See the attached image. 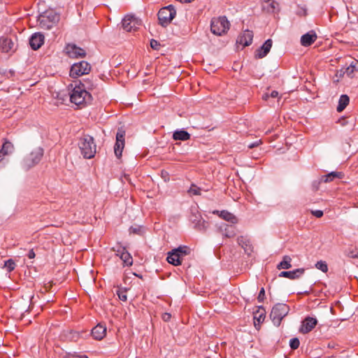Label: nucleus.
<instances>
[{
	"mask_svg": "<svg viewBox=\"0 0 358 358\" xmlns=\"http://www.w3.org/2000/svg\"><path fill=\"white\" fill-rule=\"evenodd\" d=\"M262 143V141L261 140H258L254 143H251L250 144H248V147L249 148H253L255 147H257L258 145H259L260 144Z\"/></svg>",
	"mask_w": 358,
	"mask_h": 358,
	"instance_id": "45",
	"label": "nucleus"
},
{
	"mask_svg": "<svg viewBox=\"0 0 358 358\" xmlns=\"http://www.w3.org/2000/svg\"><path fill=\"white\" fill-rule=\"evenodd\" d=\"M230 23L225 16L213 17L210 22L211 32L217 36H222L227 32Z\"/></svg>",
	"mask_w": 358,
	"mask_h": 358,
	"instance_id": "5",
	"label": "nucleus"
},
{
	"mask_svg": "<svg viewBox=\"0 0 358 358\" xmlns=\"http://www.w3.org/2000/svg\"><path fill=\"white\" fill-rule=\"evenodd\" d=\"M15 266L16 265H15V262L11 259H8L7 261H6L4 262V268H6L7 271L9 273L13 271L15 269Z\"/></svg>",
	"mask_w": 358,
	"mask_h": 358,
	"instance_id": "33",
	"label": "nucleus"
},
{
	"mask_svg": "<svg viewBox=\"0 0 358 358\" xmlns=\"http://www.w3.org/2000/svg\"><path fill=\"white\" fill-rule=\"evenodd\" d=\"M291 262L292 258L288 255H285L282 260L278 264L277 268L278 270L289 269L292 267Z\"/></svg>",
	"mask_w": 358,
	"mask_h": 358,
	"instance_id": "30",
	"label": "nucleus"
},
{
	"mask_svg": "<svg viewBox=\"0 0 358 358\" xmlns=\"http://www.w3.org/2000/svg\"><path fill=\"white\" fill-rule=\"evenodd\" d=\"M350 99L349 96L346 94H342L340 96L338 100V104L337 106L336 110L338 113L342 112L346 106L349 104Z\"/></svg>",
	"mask_w": 358,
	"mask_h": 358,
	"instance_id": "28",
	"label": "nucleus"
},
{
	"mask_svg": "<svg viewBox=\"0 0 358 358\" xmlns=\"http://www.w3.org/2000/svg\"><path fill=\"white\" fill-rule=\"evenodd\" d=\"M171 317V315L170 313H164L163 315H162V319L165 321V322H167L169 321Z\"/></svg>",
	"mask_w": 358,
	"mask_h": 358,
	"instance_id": "49",
	"label": "nucleus"
},
{
	"mask_svg": "<svg viewBox=\"0 0 358 358\" xmlns=\"http://www.w3.org/2000/svg\"><path fill=\"white\" fill-rule=\"evenodd\" d=\"M150 46L154 50H158L160 44L157 40L152 39L150 41Z\"/></svg>",
	"mask_w": 358,
	"mask_h": 358,
	"instance_id": "41",
	"label": "nucleus"
},
{
	"mask_svg": "<svg viewBox=\"0 0 358 358\" xmlns=\"http://www.w3.org/2000/svg\"><path fill=\"white\" fill-rule=\"evenodd\" d=\"M36 255H35V252L34 251V249H31L29 250L28 252V254H27V257L29 258V259H34Z\"/></svg>",
	"mask_w": 358,
	"mask_h": 358,
	"instance_id": "47",
	"label": "nucleus"
},
{
	"mask_svg": "<svg viewBox=\"0 0 358 358\" xmlns=\"http://www.w3.org/2000/svg\"><path fill=\"white\" fill-rule=\"evenodd\" d=\"M81 154L85 159H92L96 152V145L92 136L84 135L78 143Z\"/></svg>",
	"mask_w": 358,
	"mask_h": 358,
	"instance_id": "1",
	"label": "nucleus"
},
{
	"mask_svg": "<svg viewBox=\"0 0 358 358\" xmlns=\"http://www.w3.org/2000/svg\"><path fill=\"white\" fill-rule=\"evenodd\" d=\"M253 33L252 31L245 30L238 37L236 42L244 47L250 45L252 43Z\"/></svg>",
	"mask_w": 358,
	"mask_h": 358,
	"instance_id": "15",
	"label": "nucleus"
},
{
	"mask_svg": "<svg viewBox=\"0 0 358 358\" xmlns=\"http://www.w3.org/2000/svg\"><path fill=\"white\" fill-rule=\"evenodd\" d=\"M189 220L194 224V228L198 231H204L208 227V223L203 220L197 210H195V211L192 210Z\"/></svg>",
	"mask_w": 358,
	"mask_h": 358,
	"instance_id": "10",
	"label": "nucleus"
},
{
	"mask_svg": "<svg viewBox=\"0 0 358 358\" xmlns=\"http://www.w3.org/2000/svg\"><path fill=\"white\" fill-rule=\"evenodd\" d=\"M289 308L285 303L275 304L271 312L270 317L273 324L278 327L282 320L288 314Z\"/></svg>",
	"mask_w": 358,
	"mask_h": 358,
	"instance_id": "7",
	"label": "nucleus"
},
{
	"mask_svg": "<svg viewBox=\"0 0 358 358\" xmlns=\"http://www.w3.org/2000/svg\"><path fill=\"white\" fill-rule=\"evenodd\" d=\"M270 96L272 98H276L278 96V92L273 90L271 92Z\"/></svg>",
	"mask_w": 358,
	"mask_h": 358,
	"instance_id": "50",
	"label": "nucleus"
},
{
	"mask_svg": "<svg viewBox=\"0 0 358 358\" xmlns=\"http://www.w3.org/2000/svg\"><path fill=\"white\" fill-rule=\"evenodd\" d=\"M91 65L86 61H81L73 64L70 69V76L75 78L88 74L91 71Z\"/></svg>",
	"mask_w": 358,
	"mask_h": 358,
	"instance_id": "8",
	"label": "nucleus"
},
{
	"mask_svg": "<svg viewBox=\"0 0 358 358\" xmlns=\"http://www.w3.org/2000/svg\"><path fill=\"white\" fill-rule=\"evenodd\" d=\"M300 341L297 338H293L289 341V346L292 350H296L299 347Z\"/></svg>",
	"mask_w": 358,
	"mask_h": 358,
	"instance_id": "38",
	"label": "nucleus"
},
{
	"mask_svg": "<svg viewBox=\"0 0 358 358\" xmlns=\"http://www.w3.org/2000/svg\"><path fill=\"white\" fill-rule=\"evenodd\" d=\"M228 224H222L220 229L222 232L223 236L227 238L234 237L236 234V229L234 225Z\"/></svg>",
	"mask_w": 358,
	"mask_h": 358,
	"instance_id": "22",
	"label": "nucleus"
},
{
	"mask_svg": "<svg viewBox=\"0 0 358 358\" xmlns=\"http://www.w3.org/2000/svg\"><path fill=\"white\" fill-rule=\"evenodd\" d=\"M91 334L94 339L100 341L106 334V327L99 324L92 329Z\"/></svg>",
	"mask_w": 358,
	"mask_h": 358,
	"instance_id": "21",
	"label": "nucleus"
},
{
	"mask_svg": "<svg viewBox=\"0 0 358 358\" xmlns=\"http://www.w3.org/2000/svg\"><path fill=\"white\" fill-rule=\"evenodd\" d=\"M264 296H265V290L262 287L260 291H259V295L257 296V300L259 302H263L264 299Z\"/></svg>",
	"mask_w": 358,
	"mask_h": 358,
	"instance_id": "40",
	"label": "nucleus"
},
{
	"mask_svg": "<svg viewBox=\"0 0 358 358\" xmlns=\"http://www.w3.org/2000/svg\"><path fill=\"white\" fill-rule=\"evenodd\" d=\"M92 96L90 92L86 91L84 88L76 85L70 95V101L76 106H82L92 101Z\"/></svg>",
	"mask_w": 358,
	"mask_h": 358,
	"instance_id": "2",
	"label": "nucleus"
},
{
	"mask_svg": "<svg viewBox=\"0 0 358 358\" xmlns=\"http://www.w3.org/2000/svg\"><path fill=\"white\" fill-rule=\"evenodd\" d=\"M317 36L314 31H310L301 37V44L304 47L311 45L317 39Z\"/></svg>",
	"mask_w": 358,
	"mask_h": 358,
	"instance_id": "18",
	"label": "nucleus"
},
{
	"mask_svg": "<svg viewBox=\"0 0 358 358\" xmlns=\"http://www.w3.org/2000/svg\"><path fill=\"white\" fill-rule=\"evenodd\" d=\"M311 213H312V215H313L314 216H315L316 217H318V218L323 216V211L320 210H312Z\"/></svg>",
	"mask_w": 358,
	"mask_h": 358,
	"instance_id": "43",
	"label": "nucleus"
},
{
	"mask_svg": "<svg viewBox=\"0 0 358 358\" xmlns=\"http://www.w3.org/2000/svg\"><path fill=\"white\" fill-rule=\"evenodd\" d=\"M187 192L192 195H201V188L198 187L195 184H192Z\"/></svg>",
	"mask_w": 358,
	"mask_h": 358,
	"instance_id": "32",
	"label": "nucleus"
},
{
	"mask_svg": "<svg viewBox=\"0 0 358 358\" xmlns=\"http://www.w3.org/2000/svg\"><path fill=\"white\" fill-rule=\"evenodd\" d=\"M347 256L350 258L358 259V247L355 249L350 250L348 252Z\"/></svg>",
	"mask_w": 358,
	"mask_h": 358,
	"instance_id": "39",
	"label": "nucleus"
},
{
	"mask_svg": "<svg viewBox=\"0 0 358 358\" xmlns=\"http://www.w3.org/2000/svg\"><path fill=\"white\" fill-rule=\"evenodd\" d=\"M129 232L131 234L142 235L143 234V228L140 226L131 227L129 228Z\"/></svg>",
	"mask_w": 358,
	"mask_h": 358,
	"instance_id": "36",
	"label": "nucleus"
},
{
	"mask_svg": "<svg viewBox=\"0 0 358 358\" xmlns=\"http://www.w3.org/2000/svg\"><path fill=\"white\" fill-rule=\"evenodd\" d=\"M319 180L318 181H314L313 183V189L315 190H317L318 189V187H319V185L320 183H318Z\"/></svg>",
	"mask_w": 358,
	"mask_h": 358,
	"instance_id": "51",
	"label": "nucleus"
},
{
	"mask_svg": "<svg viewBox=\"0 0 358 358\" xmlns=\"http://www.w3.org/2000/svg\"><path fill=\"white\" fill-rule=\"evenodd\" d=\"M15 43L13 41L8 37L1 36L0 37V50L3 52H9L14 48Z\"/></svg>",
	"mask_w": 358,
	"mask_h": 358,
	"instance_id": "19",
	"label": "nucleus"
},
{
	"mask_svg": "<svg viewBox=\"0 0 358 358\" xmlns=\"http://www.w3.org/2000/svg\"><path fill=\"white\" fill-rule=\"evenodd\" d=\"M315 267H316V268H317L318 270L322 271L324 273H327V271H328L327 264L324 261H322V260L318 261L315 264Z\"/></svg>",
	"mask_w": 358,
	"mask_h": 358,
	"instance_id": "34",
	"label": "nucleus"
},
{
	"mask_svg": "<svg viewBox=\"0 0 358 358\" xmlns=\"http://www.w3.org/2000/svg\"><path fill=\"white\" fill-rule=\"evenodd\" d=\"M269 97H271V96H270V94H268V93H265L262 96V99H264V100H267Z\"/></svg>",
	"mask_w": 358,
	"mask_h": 358,
	"instance_id": "52",
	"label": "nucleus"
},
{
	"mask_svg": "<svg viewBox=\"0 0 358 358\" xmlns=\"http://www.w3.org/2000/svg\"><path fill=\"white\" fill-rule=\"evenodd\" d=\"M113 250L115 252V255L120 258L121 255L126 250V248L121 245H117L113 248Z\"/></svg>",
	"mask_w": 358,
	"mask_h": 358,
	"instance_id": "37",
	"label": "nucleus"
},
{
	"mask_svg": "<svg viewBox=\"0 0 358 358\" xmlns=\"http://www.w3.org/2000/svg\"><path fill=\"white\" fill-rule=\"evenodd\" d=\"M343 176L344 174L342 172L332 171L327 175L322 176L320 178L318 183L329 182L336 178L341 179L343 178Z\"/></svg>",
	"mask_w": 358,
	"mask_h": 358,
	"instance_id": "23",
	"label": "nucleus"
},
{
	"mask_svg": "<svg viewBox=\"0 0 358 358\" xmlns=\"http://www.w3.org/2000/svg\"><path fill=\"white\" fill-rule=\"evenodd\" d=\"M43 43L44 36L40 33L34 34L29 39L30 46L34 50L39 49Z\"/></svg>",
	"mask_w": 358,
	"mask_h": 358,
	"instance_id": "17",
	"label": "nucleus"
},
{
	"mask_svg": "<svg viewBox=\"0 0 358 358\" xmlns=\"http://www.w3.org/2000/svg\"><path fill=\"white\" fill-rule=\"evenodd\" d=\"M120 259L124 266H130L133 264V258L127 250L121 255Z\"/></svg>",
	"mask_w": 358,
	"mask_h": 358,
	"instance_id": "31",
	"label": "nucleus"
},
{
	"mask_svg": "<svg viewBox=\"0 0 358 358\" xmlns=\"http://www.w3.org/2000/svg\"><path fill=\"white\" fill-rule=\"evenodd\" d=\"M117 295H118L119 299L121 301H127V295L125 294V292H124V291H118L117 292Z\"/></svg>",
	"mask_w": 358,
	"mask_h": 358,
	"instance_id": "42",
	"label": "nucleus"
},
{
	"mask_svg": "<svg viewBox=\"0 0 358 358\" xmlns=\"http://www.w3.org/2000/svg\"><path fill=\"white\" fill-rule=\"evenodd\" d=\"M238 244L241 246L244 250L245 252L248 255H250L252 252V245L250 239L246 236H241L237 238Z\"/></svg>",
	"mask_w": 358,
	"mask_h": 358,
	"instance_id": "16",
	"label": "nucleus"
},
{
	"mask_svg": "<svg viewBox=\"0 0 358 358\" xmlns=\"http://www.w3.org/2000/svg\"><path fill=\"white\" fill-rule=\"evenodd\" d=\"M7 162V160H4L3 159H0V170L6 167Z\"/></svg>",
	"mask_w": 358,
	"mask_h": 358,
	"instance_id": "48",
	"label": "nucleus"
},
{
	"mask_svg": "<svg viewBox=\"0 0 358 358\" xmlns=\"http://www.w3.org/2000/svg\"><path fill=\"white\" fill-rule=\"evenodd\" d=\"M65 50L68 56L71 58L85 57L86 55L85 50L75 44H68Z\"/></svg>",
	"mask_w": 358,
	"mask_h": 358,
	"instance_id": "12",
	"label": "nucleus"
},
{
	"mask_svg": "<svg viewBox=\"0 0 358 358\" xmlns=\"http://www.w3.org/2000/svg\"><path fill=\"white\" fill-rule=\"evenodd\" d=\"M273 3H273V2H272V3H271V6H272V8H273V9H274V8H275Z\"/></svg>",
	"mask_w": 358,
	"mask_h": 358,
	"instance_id": "53",
	"label": "nucleus"
},
{
	"mask_svg": "<svg viewBox=\"0 0 358 358\" xmlns=\"http://www.w3.org/2000/svg\"><path fill=\"white\" fill-rule=\"evenodd\" d=\"M273 45V41L271 39H267L264 44L256 50L255 57L262 59L267 55V54L270 52L271 48Z\"/></svg>",
	"mask_w": 358,
	"mask_h": 358,
	"instance_id": "14",
	"label": "nucleus"
},
{
	"mask_svg": "<svg viewBox=\"0 0 358 358\" xmlns=\"http://www.w3.org/2000/svg\"><path fill=\"white\" fill-rule=\"evenodd\" d=\"M317 324L316 318L312 317H307L302 322L300 327V332L302 334H307L311 331Z\"/></svg>",
	"mask_w": 358,
	"mask_h": 358,
	"instance_id": "13",
	"label": "nucleus"
},
{
	"mask_svg": "<svg viewBox=\"0 0 358 358\" xmlns=\"http://www.w3.org/2000/svg\"><path fill=\"white\" fill-rule=\"evenodd\" d=\"M191 249L186 245H181L173 249L167 253V262L174 266H179L182 264V259L189 255Z\"/></svg>",
	"mask_w": 358,
	"mask_h": 358,
	"instance_id": "4",
	"label": "nucleus"
},
{
	"mask_svg": "<svg viewBox=\"0 0 358 358\" xmlns=\"http://www.w3.org/2000/svg\"><path fill=\"white\" fill-rule=\"evenodd\" d=\"M265 313V310L263 308H259V310L254 313V324L255 327H257V324L259 325L264 322L266 317Z\"/></svg>",
	"mask_w": 358,
	"mask_h": 358,
	"instance_id": "26",
	"label": "nucleus"
},
{
	"mask_svg": "<svg viewBox=\"0 0 358 358\" xmlns=\"http://www.w3.org/2000/svg\"><path fill=\"white\" fill-rule=\"evenodd\" d=\"M354 72V69L352 68H350V65L348 67L346 68L343 73H345L348 76L351 77Z\"/></svg>",
	"mask_w": 358,
	"mask_h": 358,
	"instance_id": "44",
	"label": "nucleus"
},
{
	"mask_svg": "<svg viewBox=\"0 0 358 358\" xmlns=\"http://www.w3.org/2000/svg\"><path fill=\"white\" fill-rule=\"evenodd\" d=\"M220 216L224 220L231 223V224H236L238 222L237 217L232 213L227 211V210H222L220 213Z\"/></svg>",
	"mask_w": 358,
	"mask_h": 358,
	"instance_id": "29",
	"label": "nucleus"
},
{
	"mask_svg": "<svg viewBox=\"0 0 358 358\" xmlns=\"http://www.w3.org/2000/svg\"><path fill=\"white\" fill-rule=\"evenodd\" d=\"M66 337L69 338L72 341H77L78 338H80V333L76 331H70L68 334L66 335Z\"/></svg>",
	"mask_w": 358,
	"mask_h": 358,
	"instance_id": "35",
	"label": "nucleus"
},
{
	"mask_svg": "<svg viewBox=\"0 0 358 358\" xmlns=\"http://www.w3.org/2000/svg\"><path fill=\"white\" fill-rule=\"evenodd\" d=\"M176 15V10L173 5L162 8L157 14L159 24L163 27H167Z\"/></svg>",
	"mask_w": 358,
	"mask_h": 358,
	"instance_id": "6",
	"label": "nucleus"
},
{
	"mask_svg": "<svg viewBox=\"0 0 358 358\" xmlns=\"http://www.w3.org/2000/svg\"><path fill=\"white\" fill-rule=\"evenodd\" d=\"M173 138L176 141H185L190 138V134L185 130H177L173 133Z\"/></svg>",
	"mask_w": 358,
	"mask_h": 358,
	"instance_id": "27",
	"label": "nucleus"
},
{
	"mask_svg": "<svg viewBox=\"0 0 358 358\" xmlns=\"http://www.w3.org/2000/svg\"><path fill=\"white\" fill-rule=\"evenodd\" d=\"M141 25V21L134 15H127L122 21V28L126 31H134Z\"/></svg>",
	"mask_w": 358,
	"mask_h": 358,
	"instance_id": "9",
	"label": "nucleus"
},
{
	"mask_svg": "<svg viewBox=\"0 0 358 358\" xmlns=\"http://www.w3.org/2000/svg\"><path fill=\"white\" fill-rule=\"evenodd\" d=\"M14 151V145L10 141H5L0 149V157L10 155Z\"/></svg>",
	"mask_w": 358,
	"mask_h": 358,
	"instance_id": "25",
	"label": "nucleus"
},
{
	"mask_svg": "<svg viewBox=\"0 0 358 358\" xmlns=\"http://www.w3.org/2000/svg\"><path fill=\"white\" fill-rule=\"evenodd\" d=\"M304 271L305 270L303 268H297L289 271H282L280 273L279 277L295 280L300 278L304 273Z\"/></svg>",
	"mask_w": 358,
	"mask_h": 358,
	"instance_id": "20",
	"label": "nucleus"
},
{
	"mask_svg": "<svg viewBox=\"0 0 358 358\" xmlns=\"http://www.w3.org/2000/svg\"><path fill=\"white\" fill-rule=\"evenodd\" d=\"M80 87L84 88L86 91H92L94 90L96 87V83L93 80V79H84L82 81H79V85H78Z\"/></svg>",
	"mask_w": 358,
	"mask_h": 358,
	"instance_id": "24",
	"label": "nucleus"
},
{
	"mask_svg": "<svg viewBox=\"0 0 358 358\" xmlns=\"http://www.w3.org/2000/svg\"><path fill=\"white\" fill-rule=\"evenodd\" d=\"M350 68H352L355 71H358V61L352 62L350 64Z\"/></svg>",
	"mask_w": 358,
	"mask_h": 358,
	"instance_id": "46",
	"label": "nucleus"
},
{
	"mask_svg": "<svg viewBox=\"0 0 358 358\" xmlns=\"http://www.w3.org/2000/svg\"><path fill=\"white\" fill-rule=\"evenodd\" d=\"M43 149L41 147L34 148L31 152L27 154L22 162V169L27 171L36 166L41 160L43 156Z\"/></svg>",
	"mask_w": 358,
	"mask_h": 358,
	"instance_id": "3",
	"label": "nucleus"
},
{
	"mask_svg": "<svg viewBox=\"0 0 358 358\" xmlns=\"http://www.w3.org/2000/svg\"><path fill=\"white\" fill-rule=\"evenodd\" d=\"M125 131L121 127L117 129L116 134V142L114 145L115 155L117 158L122 156L124 148Z\"/></svg>",
	"mask_w": 358,
	"mask_h": 358,
	"instance_id": "11",
	"label": "nucleus"
}]
</instances>
